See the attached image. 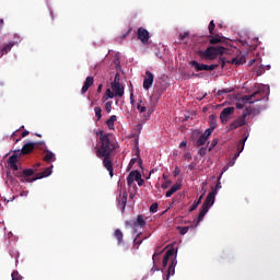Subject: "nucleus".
Masks as SVG:
<instances>
[{
    "mask_svg": "<svg viewBox=\"0 0 280 280\" xmlns=\"http://www.w3.org/2000/svg\"><path fill=\"white\" fill-rule=\"evenodd\" d=\"M100 141L98 147L95 148L97 159H102L103 167L107 170L110 178H113V152H115L116 145L115 142L110 140V133H105L104 130L96 132Z\"/></svg>",
    "mask_w": 280,
    "mask_h": 280,
    "instance_id": "obj_1",
    "label": "nucleus"
},
{
    "mask_svg": "<svg viewBox=\"0 0 280 280\" xmlns=\"http://www.w3.org/2000/svg\"><path fill=\"white\" fill-rule=\"evenodd\" d=\"M226 51V48L222 46H209L206 50H199L198 56L201 60H215L218 56H222Z\"/></svg>",
    "mask_w": 280,
    "mask_h": 280,
    "instance_id": "obj_2",
    "label": "nucleus"
},
{
    "mask_svg": "<svg viewBox=\"0 0 280 280\" xmlns=\"http://www.w3.org/2000/svg\"><path fill=\"white\" fill-rule=\"evenodd\" d=\"M36 148H39V150H45L47 145H45V142H27L22 147V154H32Z\"/></svg>",
    "mask_w": 280,
    "mask_h": 280,
    "instance_id": "obj_3",
    "label": "nucleus"
},
{
    "mask_svg": "<svg viewBox=\"0 0 280 280\" xmlns=\"http://www.w3.org/2000/svg\"><path fill=\"white\" fill-rule=\"evenodd\" d=\"M259 100H264V90H257L252 95L242 97L243 104H255V102H259Z\"/></svg>",
    "mask_w": 280,
    "mask_h": 280,
    "instance_id": "obj_4",
    "label": "nucleus"
},
{
    "mask_svg": "<svg viewBox=\"0 0 280 280\" xmlns=\"http://www.w3.org/2000/svg\"><path fill=\"white\" fill-rule=\"evenodd\" d=\"M117 191V207L120 209L121 213H124V211H126V205H128V192L121 188H119Z\"/></svg>",
    "mask_w": 280,
    "mask_h": 280,
    "instance_id": "obj_5",
    "label": "nucleus"
},
{
    "mask_svg": "<svg viewBox=\"0 0 280 280\" xmlns=\"http://www.w3.org/2000/svg\"><path fill=\"white\" fill-rule=\"evenodd\" d=\"M51 167L54 166L51 165L50 167L45 168L44 172L35 174L34 177L22 178L21 183H34L35 180H40V178H47V176H51Z\"/></svg>",
    "mask_w": 280,
    "mask_h": 280,
    "instance_id": "obj_6",
    "label": "nucleus"
},
{
    "mask_svg": "<svg viewBox=\"0 0 280 280\" xmlns=\"http://www.w3.org/2000/svg\"><path fill=\"white\" fill-rule=\"evenodd\" d=\"M235 113V107H225L220 114L221 124L225 125L229 124V120L231 119V115Z\"/></svg>",
    "mask_w": 280,
    "mask_h": 280,
    "instance_id": "obj_7",
    "label": "nucleus"
},
{
    "mask_svg": "<svg viewBox=\"0 0 280 280\" xmlns=\"http://www.w3.org/2000/svg\"><path fill=\"white\" fill-rule=\"evenodd\" d=\"M152 84H154V74L150 72V70H147L143 80V89L145 91H149L150 89H152Z\"/></svg>",
    "mask_w": 280,
    "mask_h": 280,
    "instance_id": "obj_8",
    "label": "nucleus"
},
{
    "mask_svg": "<svg viewBox=\"0 0 280 280\" xmlns=\"http://www.w3.org/2000/svg\"><path fill=\"white\" fill-rule=\"evenodd\" d=\"M217 194L218 191L215 190H212L211 192H209L206 200L202 203V207H207L208 209H211V207H213V205L215 203Z\"/></svg>",
    "mask_w": 280,
    "mask_h": 280,
    "instance_id": "obj_9",
    "label": "nucleus"
},
{
    "mask_svg": "<svg viewBox=\"0 0 280 280\" xmlns=\"http://www.w3.org/2000/svg\"><path fill=\"white\" fill-rule=\"evenodd\" d=\"M138 40H141L143 45L150 40V32L143 27L138 28Z\"/></svg>",
    "mask_w": 280,
    "mask_h": 280,
    "instance_id": "obj_10",
    "label": "nucleus"
},
{
    "mask_svg": "<svg viewBox=\"0 0 280 280\" xmlns=\"http://www.w3.org/2000/svg\"><path fill=\"white\" fill-rule=\"evenodd\" d=\"M246 119L240 116L237 119L229 125V130H237V128H242V126H246Z\"/></svg>",
    "mask_w": 280,
    "mask_h": 280,
    "instance_id": "obj_11",
    "label": "nucleus"
},
{
    "mask_svg": "<svg viewBox=\"0 0 280 280\" xmlns=\"http://www.w3.org/2000/svg\"><path fill=\"white\" fill-rule=\"evenodd\" d=\"M209 126L210 128L206 129L207 135H211L218 128V116L210 115L209 116Z\"/></svg>",
    "mask_w": 280,
    "mask_h": 280,
    "instance_id": "obj_12",
    "label": "nucleus"
},
{
    "mask_svg": "<svg viewBox=\"0 0 280 280\" xmlns=\"http://www.w3.org/2000/svg\"><path fill=\"white\" fill-rule=\"evenodd\" d=\"M141 180V173L139 171H132L129 173L128 177H127V184L130 186L133 183Z\"/></svg>",
    "mask_w": 280,
    "mask_h": 280,
    "instance_id": "obj_13",
    "label": "nucleus"
},
{
    "mask_svg": "<svg viewBox=\"0 0 280 280\" xmlns=\"http://www.w3.org/2000/svg\"><path fill=\"white\" fill-rule=\"evenodd\" d=\"M94 82H95V79L93 77H88L85 79L84 84L81 89L82 95H84V93H86V91H89V89H91V86H93Z\"/></svg>",
    "mask_w": 280,
    "mask_h": 280,
    "instance_id": "obj_14",
    "label": "nucleus"
},
{
    "mask_svg": "<svg viewBox=\"0 0 280 280\" xmlns=\"http://www.w3.org/2000/svg\"><path fill=\"white\" fill-rule=\"evenodd\" d=\"M112 91L116 97H124V85L121 83L112 84Z\"/></svg>",
    "mask_w": 280,
    "mask_h": 280,
    "instance_id": "obj_15",
    "label": "nucleus"
},
{
    "mask_svg": "<svg viewBox=\"0 0 280 280\" xmlns=\"http://www.w3.org/2000/svg\"><path fill=\"white\" fill-rule=\"evenodd\" d=\"M176 264H178V261L176 260V257H174L172 259V264L168 266L166 280H168L170 277H174V275L176 273Z\"/></svg>",
    "mask_w": 280,
    "mask_h": 280,
    "instance_id": "obj_16",
    "label": "nucleus"
},
{
    "mask_svg": "<svg viewBox=\"0 0 280 280\" xmlns=\"http://www.w3.org/2000/svg\"><path fill=\"white\" fill-rule=\"evenodd\" d=\"M174 255H176V250L174 248H171L166 252L162 260L163 268L167 266V261H170V257H174Z\"/></svg>",
    "mask_w": 280,
    "mask_h": 280,
    "instance_id": "obj_17",
    "label": "nucleus"
},
{
    "mask_svg": "<svg viewBox=\"0 0 280 280\" xmlns=\"http://www.w3.org/2000/svg\"><path fill=\"white\" fill-rule=\"evenodd\" d=\"M12 47H14V42L4 44L0 49V58H2V56H5V54H10V51H12Z\"/></svg>",
    "mask_w": 280,
    "mask_h": 280,
    "instance_id": "obj_18",
    "label": "nucleus"
},
{
    "mask_svg": "<svg viewBox=\"0 0 280 280\" xmlns=\"http://www.w3.org/2000/svg\"><path fill=\"white\" fill-rule=\"evenodd\" d=\"M190 67H194L196 71H208V65L199 63L196 60L189 62Z\"/></svg>",
    "mask_w": 280,
    "mask_h": 280,
    "instance_id": "obj_19",
    "label": "nucleus"
},
{
    "mask_svg": "<svg viewBox=\"0 0 280 280\" xmlns=\"http://www.w3.org/2000/svg\"><path fill=\"white\" fill-rule=\"evenodd\" d=\"M183 185L176 183L174 184L168 191H166V198H172L176 191H180Z\"/></svg>",
    "mask_w": 280,
    "mask_h": 280,
    "instance_id": "obj_20",
    "label": "nucleus"
},
{
    "mask_svg": "<svg viewBox=\"0 0 280 280\" xmlns=\"http://www.w3.org/2000/svg\"><path fill=\"white\" fill-rule=\"evenodd\" d=\"M209 137H211V135H208L207 131H205L197 140L196 145L198 148L205 145V143H207V141L209 140Z\"/></svg>",
    "mask_w": 280,
    "mask_h": 280,
    "instance_id": "obj_21",
    "label": "nucleus"
},
{
    "mask_svg": "<svg viewBox=\"0 0 280 280\" xmlns=\"http://www.w3.org/2000/svg\"><path fill=\"white\" fill-rule=\"evenodd\" d=\"M207 213H209V209L207 207H205V206H201L199 215H198V218L196 220V225L200 224L201 220H205V217L207 215Z\"/></svg>",
    "mask_w": 280,
    "mask_h": 280,
    "instance_id": "obj_22",
    "label": "nucleus"
},
{
    "mask_svg": "<svg viewBox=\"0 0 280 280\" xmlns=\"http://www.w3.org/2000/svg\"><path fill=\"white\" fill-rule=\"evenodd\" d=\"M45 156H44V161L46 163H51L54 161H56V155L54 154V152L49 151V150H45Z\"/></svg>",
    "mask_w": 280,
    "mask_h": 280,
    "instance_id": "obj_23",
    "label": "nucleus"
},
{
    "mask_svg": "<svg viewBox=\"0 0 280 280\" xmlns=\"http://www.w3.org/2000/svg\"><path fill=\"white\" fill-rule=\"evenodd\" d=\"M117 121V116L112 115L109 119L106 121L107 128L109 130H115V122Z\"/></svg>",
    "mask_w": 280,
    "mask_h": 280,
    "instance_id": "obj_24",
    "label": "nucleus"
},
{
    "mask_svg": "<svg viewBox=\"0 0 280 280\" xmlns=\"http://www.w3.org/2000/svg\"><path fill=\"white\" fill-rule=\"evenodd\" d=\"M114 237L117 240L118 245L124 244V232H121V230L119 229L115 230Z\"/></svg>",
    "mask_w": 280,
    "mask_h": 280,
    "instance_id": "obj_25",
    "label": "nucleus"
},
{
    "mask_svg": "<svg viewBox=\"0 0 280 280\" xmlns=\"http://www.w3.org/2000/svg\"><path fill=\"white\" fill-rule=\"evenodd\" d=\"M245 62H246V56L244 55L237 56L232 59V65H245Z\"/></svg>",
    "mask_w": 280,
    "mask_h": 280,
    "instance_id": "obj_26",
    "label": "nucleus"
},
{
    "mask_svg": "<svg viewBox=\"0 0 280 280\" xmlns=\"http://www.w3.org/2000/svg\"><path fill=\"white\" fill-rule=\"evenodd\" d=\"M205 195H201L198 200H195L192 206L190 207L189 211H196L198 209V207H200V203L202 202V198Z\"/></svg>",
    "mask_w": 280,
    "mask_h": 280,
    "instance_id": "obj_27",
    "label": "nucleus"
},
{
    "mask_svg": "<svg viewBox=\"0 0 280 280\" xmlns=\"http://www.w3.org/2000/svg\"><path fill=\"white\" fill-rule=\"evenodd\" d=\"M246 139L247 138H243L238 141L236 152H241V153L244 152V145H246Z\"/></svg>",
    "mask_w": 280,
    "mask_h": 280,
    "instance_id": "obj_28",
    "label": "nucleus"
},
{
    "mask_svg": "<svg viewBox=\"0 0 280 280\" xmlns=\"http://www.w3.org/2000/svg\"><path fill=\"white\" fill-rule=\"evenodd\" d=\"M253 115V107H247L244 109L243 114L241 115L242 119H246V117H250Z\"/></svg>",
    "mask_w": 280,
    "mask_h": 280,
    "instance_id": "obj_29",
    "label": "nucleus"
},
{
    "mask_svg": "<svg viewBox=\"0 0 280 280\" xmlns=\"http://www.w3.org/2000/svg\"><path fill=\"white\" fill-rule=\"evenodd\" d=\"M136 225L138 224V226H145V219H143V214H139L137 218V221L135 223Z\"/></svg>",
    "mask_w": 280,
    "mask_h": 280,
    "instance_id": "obj_30",
    "label": "nucleus"
},
{
    "mask_svg": "<svg viewBox=\"0 0 280 280\" xmlns=\"http://www.w3.org/2000/svg\"><path fill=\"white\" fill-rule=\"evenodd\" d=\"M161 253H163V250H161V247H156L155 253L152 256L153 264L159 261V257L161 256Z\"/></svg>",
    "mask_w": 280,
    "mask_h": 280,
    "instance_id": "obj_31",
    "label": "nucleus"
},
{
    "mask_svg": "<svg viewBox=\"0 0 280 280\" xmlns=\"http://www.w3.org/2000/svg\"><path fill=\"white\" fill-rule=\"evenodd\" d=\"M94 112H95L96 121H100V119H102V107L100 106L94 107Z\"/></svg>",
    "mask_w": 280,
    "mask_h": 280,
    "instance_id": "obj_32",
    "label": "nucleus"
},
{
    "mask_svg": "<svg viewBox=\"0 0 280 280\" xmlns=\"http://www.w3.org/2000/svg\"><path fill=\"white\" fill-rule=\"evenodd\" d=\"M218 43H222V37H220V36H211V38H210V45H218Z\"/></svg>",
    "mask_w": 280,
    "mask_h": 280,
    "instance_id": "obj_33",
    "label": "nucleus"
},
{
    "mask_svg": "<svg viewBox=\"0 0 280 280\" xmlns=\"http://www.w3.org/2000/svg\"><path fill=\"white\" fill-rule=\"evenodd\" d=\"M208 30H209V34H210L211 36H213V32L215 31V22H214L213 20L210 21L209 26H208Z\"/></svg>",
    "mask_w": 280,
    "mask_h": 280,
    "instance_id": "obj_34",
    "label": "nucleus"
},
{
    "mask_svg": "<svg viewBox=\"0 0 280 280\" xmlns=\"http://www.w3.org/2000/svg\"><path fill=\"white\" fill-rule=\"evenodd\" d=\"M12 280H23V276L19 271L14 270L11 275Z\"/></svg>",
    "mask_w": 280,
    "mask_h": 280,
    "instance_id": "obj_35",
    "label": "nucleus"
},
{
    "mask_svg": "<svg viewBox=\"0 0 280 280\" xmlns=\"http://www.w3.org/2000/svg\"><path fill=\"white\" fill-rule=\"evenodd\" d=\"M22 174L25 176V178L30 176H34V170L33 168H26L22 172Z\"/></svg>",
    "mask_w": 280,
    "mask_h": 280,
    "instance_id": "obj_36",
    "label": "nucleus"
},
{
    "mask_svg": "<svg viewBox=\"0 0 280 280\" xmlns=\"http://www.w3.org/2000/svg\"><path fill=\"white\" fill-rule=\"evenodd\" d=\"M137 109L140 113H145V110H148V107H145V105H143V101H140V103H138V105H137Z\"/></svg>",
    "mask_w": 280,
    "mask_h": 280,
    "instance_id": "obj_37",
    "label": "nucleus"
},
{
    "mask_svg": "<svg viewBox=\"0 0 280 280\" xmlns=\"http://www.w3.org/2000/svg\"><path fill=\"white\" fill-rule=\"evenodd\" d=\"M177 229L180 235H187V233H189V226H178Z\"/></svg>",
    "mask_w": 280,
    "mask_h": 280,
    "instance_id": "obj_38",
    "label": "nucleus"
},
{
    "mask_svg": "<svg viewBox=\"0 0 280 280\" xmlns=\"http://www.w3.org/2000/svg\"><path fill=\"white\" fill-rule=\"evenodd\" d=\"M19 161V158L16 155H11L8 160L9 165H14Z\"/></svg>",
    "mask_w": 280,
    "mask_h": 280,
    "instance_id": "obj_39",
    "label": "nucleus"
},
{
    "mask_svg": "<svg viewBox=\"0 0 280 280\" xmlns=\"http://www.w3.org/2000/svg\"><path fill=\"white\" fill-rule=\"evenodd\" d=\"M105 95H106L107 100H113V97H117L115 95V92L110 91V89L106 90Z\"/></svg>",
    "mask_w": 280,
    "mask_h": 280,
    "instance_id": "obj_40",
    "label": "nucleus"
},
{
    "mask_svg": "<svg viewBox=\"0 0 280 280\" xmlns=\"http://www.w3.org/2000/svg\"><path fill=\"white\" fill-rule=\"evenodd\" d=\"M189 34H190L189 31L180 33L178 35V40H185V38H189Z\"/></svg>",
    "mask_w": 280,
    "mask_h": 280,
    "instance_id": "obj_41",
    "label": "nucleus"
},
{
    "mask_svg": "<svg viewBox=\"0 0 280 280\" xmlns=\"http://www.w3.org/2000/svg\"><path fill=\"white\" fill-rule=\"evenodd\" d=\"M172 186V179H166L165 182H163V184L161 185V187L163 189H167Z\"/></svg>",
    "mask_w": 280,
    "mask_h": 280,
    "instance_id": "obj_42",
    "label": "nucleus"
},
{
    "mask_svg": "<svg viewBox=\"0 0 280 280\" xmlns=\"http://www.w3.org/2000/svg\"><path fill=\"white\" fill-rule=\"evenodd\" d=\"M105 110H106V113H110L113 110V101H108L105 104Z\"/></svg>",
    "mask_w": 280,
    "mask_h": 280,
    "instance_id": "obj_43",
    "label": "nucleus"
},
{
    "mask_svg": "<svg viewBox=\"0 0 280 280\" xmlns=\"http://www.w3.org/2000/svg\"><path fill=\"white\" fill-rule=\"evenodd\" d=\"M156 211H159V203L154 202L150 206V212L156 213Z\"/></svg>",
    "mask_w": 280,
    "mask_h": 280,
    "instance_id": "obj_44",
    "label": "nucleus"
},
{
    "mask_svg": "<svg viewBox=\"0 0 280 280\" xmlns=\"http://www.w3.org/2000/svg\"><path fill=\"white\" fill-rule=\"evenodd\" d=\"M220 178H222V176H220L219 179L217 180L213 191H218V189H222V183L220 182Z\"/></svg>",
    "mask_w": 280,
    "mask_h": 280,
    "instance_id": "obj_45",
    "label": "nucleus"
},
{
    "mask_svg": "<svg viewBox=\"0 0 280 280\" xmlns=\"http://www.w3.org/2000/svg\"><path fill=\"white\" fill-rule=\"evenodd\" d=\"M120 80H121V79H120L119 73H116L115 79H114V82H113L112 84H121Z\"/></svg>",
    "mask_w": 280,
    "mask_h": 280,
    "instance_id": "obj_46",
    "label": "nucleus"
},
{
    "mask_svg": "<svg viewBox=\"0 0 280 280\" xmlns=\"http://www.w3.org/2000/svg\"><path fill=\"white\" fill-rule=\"evenodd\" d=\"M218 145V139H214L212 142H211V144H210V147H209V152H211V150H213L215 147Z\"/></svg>",
    "mask_w": 280,
    "mask_h": 280,
    "instance_id": "obj_47",
    "label": "nucleus"
},
{
    "mask_svg": "<svg viewBox=\"0 0 280 280\" xmlns=\"http://www.w3.org/2000/svg\"><path fill=\"white\" fill-rule=\"evenodd\" d=\"M198 154L200 156H205L207 154V148H200L199 151H198Z\"/></svg>",
    "mask_w": 280,
    "mask_h": 280,
    "instance_id": "obj_48",
    "label": "nucleus"
},
{
    "mask_svg": "<svg viewBox=\"0 0 280 280\" xmlns=\"http://www.w3.org/2000/svg\"><path fill=\"white\" fill-rule=\"evenodd\" d=\"M179 175H180V168L178 166H176L173 172V176L176 178V176H179Z\"/></svg>",
    "mask_w": 280,
    "mask_h": 280,
    "instance_id": "obj_49",
    "label": "nucleus"
},
{
    "mask_svg": "<svg viewBox=\"0 0 280 280\" xmlns=\"http://www.w3.org/2000/svg\"><path fill=\"white\" fill-rule=\"evenodd\" d=\"M184 78H185L186 80H189L190 78H198V74H197V73L184 74Z\"/></svg>",
    "mask_w": 280,
    "mask_h": 280,
    "instance_id": "obj_50",
    "label": "nucleus"
},
{
    "mask_svg": "<svg viewBox=\"0 0 280 280\" xmlns=\"http://www.w3.org/2000/svg\"><path fill=\"white\" fill-rule=\"evenodd\" d=\"M224 93H231V90L223 89L218 91V95H224Z\"/></svg>",
    "mask_w": 280,
    "mask_h": 280,
    "instance_id": "obj_51",
    "label": "nucleus"
},
{
    "mask_svg": "<svg viewBox=\"0 0 280 280\" xmlns=\"http://www.w3.org/2000/svg\"><path fill=\"white\" fill-rule=\"evenodd\" d=\"M214 69H218V65L208 66V71H214Z\"/></svg>",
    "mask_w": 280,
    "mask_h": 280,
    "instance_id": "obj_52",
    "label": "nucleus"
},
{
    "mask_svg": "<svg viewBox=\"0 0 280 280\" xmlns=\"http://www.w3.org/2000/svg\"><path fill=\"white\" fill-rule=\"evenodd\" d=\"M235 158H233L229 163H228V167H233V165H235Z\"/></svg>",
    "mask_w": 280,
    "mask_h": 280,
    "instance_id": "obj_53",
    "label": "nucleus"
},
{
    "mask_svg": "<svg viewBox=\"0 0 280 280\" xmlns=\"http://www.w3.org/2000/svg\"><path fill=\"white\" fill-rule=\"evenodd\" d=\"M192 137H200V130H198V129L194 130Z\"/></svg>",
    "mask_w": 280,
    "mask_h": 280,
    "instance_id": "obj_54",
    "label": "nucleus"
},
{
    "mask_svg": "<svg viewBox=\"0 0 280 280\" xmlns=\"http://www.w3.org/2000/svg\"><path fill=\"white\" fill-rule=\"evenodd\" d=\"M11 168L14 170V172H19V165L15 164H10Z\"/></svg>",
    "mask_w": 280,
    "mask_h": 280,
    "instance_id": "obj_55",
    "label": "nucleus"
},
{
    "mask_svg": "<svg viewBox=\"0 0 280 280\" xmlns=\"http://www.w3.org/2000/svg\"><path fill=\"white\" fill-rule=\"evenodd\" d=\"M240 154L242 153L240 151H236V153L233 156L234 161H237V159H240Z\"/></svg>",
    "mask_w": 280,
    "mask_h": 280,
    "instance_id": "obj_56",
    "label": "nucleus"
},
{
    "mask_svg": "<svg viewBox=\"0 0 280 280\" xmlns=\"http://www.w3.org/2000/svg\"><path fill=\"white\" fill-rule=\"evenodd\" d=\"M236 108H238V110H242V108H244V104L237 103V104H236Z\"/></svg>",
    "mask_w": 280,
    "mask_h": 280,
    "instance_id": "obj_57",
    "label": "nucleus"
},
{
    "mask_svg": "<svg viewBox=\"0 0 280 280\" xmlns=\"http://www.w3.org/2000/svg\"><path fill=\"white\" fill-rule=\"evenodd\" d=\"M179 148H187V141H182Z\"/></svg>",
    "mask_w": 280,
    "mask_h": 280,
    "instance_id": "obj_58",
    "label": "nucleus"
},
{
    "mask_svg": "<svg viewBox=\"0 0 280 280\" xmlns=\"http://www.w3.org/2000/svg\"><path fill=\"white\" fill-rule=\"evenodd\" d=\"M136 163H137V158H133V159L130 160L129 165H135Z\"/></svg>",
    "mask_w": 280,
    "mask_h": 280,
    "instance_id": "obj_59",
    "label": "nucleus"
},
{
    "mask_svg": "<svg viewBox=\"0 0 280 280\" xmlns=\"http://www.w3.org/2000/svg\"><path fill=\"white\" fill-rule=\"evenodd\" d=\"M130 32H132V28H129V30L127 31V33L121 36V38H126V36H128V34H130Z\"/></svg>",
    "mask_w": 280,
    "mask_h": 280,
    "instance_id": "obj_60",
    "label": "nucleus"
},
{
    "mask_svg": "<svg viewBox=\"0 0 280 280\" xmlns=\"http://www.w3.org/2000/svg\"><path fill=\"white\" fill-rule=\"evenodd\" d=\"M130 103L135 104V94H132V93L130 94Z\"/></svg>",
    "mask_w": 280,
    "mask_h": 280,
    "instance_id": "obj_61",
    "label": "nucleus"
},
{
    "mask_svg": "<svg viewBox=\"0 0 280 280\" xmlns=\"http://www.w3.org/2000/svg\"><path fill=\"white\" fill-rule=\"evenodd\" d=\"M27 135H30V131H27V130H24V131L22 132V137H23V138L27 137Z\"/></svg>",
    "mask_w": 280,
    "mask_h": 280,
    "instance_id": "obj_62",
    "label": "nucleus"
},
{
    "mask_svg": "<svg viewBox=\"0 0 280 280\" xmlns=\"http://www.w3.org/2000/svg\"><path fill=\"white\" fill-rule=\"evenodd\" d=\"M133 242L135 244H141V240H139V236H137Z\"/></svg>",
    "mask_w": 280,
    "mask_h": 280,
    "instance_id": "obj_63",
    "label": "nucleus"
},
{
    "mask_svg": "<svg viewBox=\"0 0 280 280\" xmlns=\"http://www.w3.org/2000/svg\"><path fill=\"white\" fill-rule=\"evenodd\" d=\"M102 89H103V85L100 84L98 88H97V93H102Z\"/></svg>",
    "mask_w": 280,
    "mask_h": 280,
    "instance_id": "obj_64",
    "label": "nucleus"
}]
</instances>
